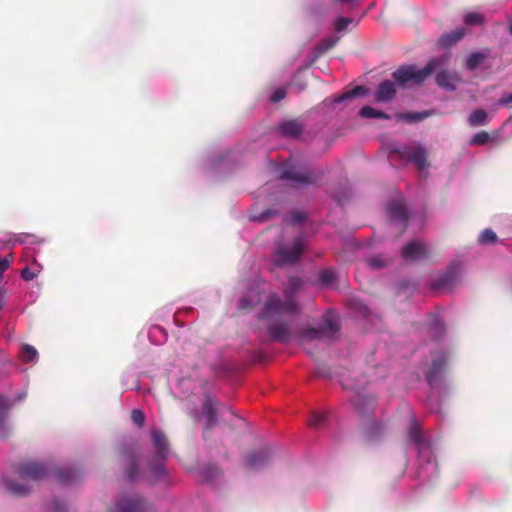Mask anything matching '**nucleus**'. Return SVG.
<instances>
[{
    "mask_svg": "<svg viewBox=\"0 0 512 512\" xmlns=\"http://www.w3.org/2000/svg\"><path fill=\"white\" fill-rule=\"evenodd\" d=\"M270 459V453L268 450H260L251 453L245 457V465L253 470L259 469L265 466Z\"/></svg>",
    "mask_w": 512,
    "mask_h": 512,
    "instance_id": "25",
    "label": "nucleus"
},
{
    "mask_svg": "<svg viewBox=\"0 0 512 512\" xmlns=\"http://www.w3.org/2000/svg\"><path fill=\"white\" fill-rule=\"evenodd\" d=\"M278 132L285 137L297 138L303 132V124L299 120L283 121L278 126Z\"/></svg>",
    "mask_w": 512,
    "mask_h": 512,
    "instance_id": "26",
    "label": "nucleus"
},
{
    "mask_svg": "<svg viewBox=\"0 0 512 512\" xmlns=\"http://www.w3.org/2000/svg\"><path fill=\"white\" fill-rule=\"evenodd\" d=\"M148 339L154 345H162L167 340V332L159 325H152L148 330Z\"/></svg>",
    "mask_w": 512,
    "mask_h": 512,
    "instance_id": "31",
    "label": "nucleus"
},
{
    "mask_svg": "<svg viewBox=\"0 0 512 512\" xmlns=\"http://www.w3.org/2000/svg\"><path fill=\"white\" fill-rule=\"evenodd\" d=\"M382 431H383L382 424H380L378 422H372L366 428V437L369 440L374 441L382 433Z\"/></svg>",
    "mask_w": 512,
    "mask_h": 512,
    "instance_id": "40",
    "label": "nucleus"
},
{
    "mask_svg": "<svg viewBox=\"0 0 512 512\" xmlns=\"http://www.w3.org/2000/svg\"><path fill=\"white\" fill-rule=\"evenodd\" d=\"M77 478L78 472L73 467H65L57 471V479L61 484H69Z\"/></svg>",
    "mask_w": 512,
    "mask_h": 512,
    "instance_id": "33",
    "label": "nucleus"
},
{
    "mask_svg": "<svg viewBox=\"0 0 512 512\" xmlns=\"http://www.w3.org/2000/svg\"><path fill=\"white\" fill-rule=\"evenodd\" d=\"M206 470L211 472L209 478L213 477L217 472L216 468L214 467H207Z\"/></svg>",
    "mask_w": 512,
    "mask_h": 512,
    "instance_id": "54",
    "label": "nucleus"
},
{
    "mask_svg": "<svg viewBox=\"0 0 512 512\" xmlns=\"http://www.w3.org/2000/svg\"><path fill=\"white\" fill-rule=\"evenodd\" d=\"M367 312H368V308L365 305H363L362 314L365 315V314H367Z\"/></svg>",
    "mask_w": 512,
    "mask_h": 512,
    "instance_id": "55",
    "label": "nucleus"
},
{
    "mask_svg": "<svg viewBox=\"0 0 512 512\" xmlns=\"http://www.w3.org/2000/svg\"><path fill=\"white\" fill-rule=\"evenodd\" d=\"M433 114H434L433 110L425 111V112H410V113L399 114L398 118L403 121H406V122L415 123V122L422 121L425 118H427Z\"/></svg>",
    "mask_w": 512,
    "mask_h": 512,
    "instance_id": "34",
    "label": "nucleus"
},
{
    "mask_svg": "<svg viewBox=\"0 0 512 512\" xmlns=\"http://www.w3.org/2000/svg\"><path fill=\"white\" fill-rule=\"evenodd\" d=\"M479 243L481 244H490L495 243L497 241L496 233L491 229H485L479 235Z\"/></svg>",
    "mask_w": 512,
    "mask_h": 512,
    "instance_id": "45",
    "label": "nucleus"
},
{
    "mask_svg": "<svg viewBox=\"0 0 512 512\" xmlns=\"http://www.w3.org/2000/svg\"><path fill=\"white\" fill-rule=\"evenodd\" d=\"M467 122L471 127L487 125L489 123L488 113L484 109H475L468 116Z\"/></svg>",
    "mask_w": 512,
    "mask_h": 512,
    "instance_id": "30",
    "label": "nucleus"
},
{
    "mask_svg": "<svg viewBox=\"0 0 512 512\" xmlns=\"http://www.w3.org/2000/svg\"><path fill=\"white\" fill-rule=\"evenodd\" d=\"M396 95L395 84L393 81L386 80L379 84L375 92V101L378 103H389Z\"/></svg>",
    "mask_w": 512,
    "mask_h": 512,
    "instance_id": "23",
    "label": "nucleus"
},
{
    "mask_svg": "<svg viewBox=\"0 0 512 512\" xmlns=\"http://www.w3.org/2000/svg\"><path fill=\"white\" fill-rule=\"evenodd\" d=\"M401 256L406 261L422 260L429 256V248L420 240H412L402 248Z\"/></svg>",
    "mask_w": 512,
    "mask_h": 512,
    "instance_id": "16",
    "label": "nucleus"
},
{
    "mask_svg": "<svg viewBox=\"0 0 512 512\" xmlns=\"http://www.w3.org/2000/svg\"><path fill=\"white\" fill-rule=\"evenodd\" d=\"M368 264L373 269H379L387 265L386 262L380 256L370 258L368 260Z\"/></svg>",
    "mask_w": 512,
    "mask_h": 512,
    "instance_id": "51",
    "label": "nucleus"
},
{
    "mask_svg": "<svg viewBox=\"0 0 512 512\" xmlns=\"http://www.w3.org/2000/svg\"><path fill=\"white\" fill-rule=\"evenodd\" d=\"M109 512H151V505L138 494H124Z\"/></svg>",
    "mask_w": 512,
    "mask_h": 512,
    "instance_id": "13",
    "label": "nucleus"
},
{
    "mask_svg": "<svg viewBox=\"0 0 512 512\" xmlns=\"http://www.w3.org/2000/svg\"><path fill=\"white\" fill-rule=\"evenodd\" d=\"M484 21V16L478 12H470L464 16V22L467 25H481Z\"/></svg>",
    "mask_w": 512,
    "mask_h": 512,
    "instance_id": "44",
    "label": "nucleus"
},
{
    "mask_svg": "<svg viewBox=\"0 0 512 512\" xmlns=\"http://www.w3.org/2000/svg\"><path fill=\"white\" fill-rule=\"evenodd\" d=\"M339 330L338 316L328 311L323 316V324L320 328H308L304 331L303 337L309 340L320 339L323 337H331Z\"/></svg>",
    "mask_w": 512,
    "mask_h": 512,
    "instance_id": "14",
    "label": "nucleus"
},
{
    "mask_svg": "<svg viewBox=\"0 0 512 512\" xmlns=\"http://www.w3.org/2000/svg\"><path fill=\"white\" fill-rule=\"evenodd\" d=\"M360 2H333L332 27L335 34L343 35L350 27H355L367 13L359 7Z\"/></svg>",
    "mask_w": 512,
    "mask_h": 512,
    "instance_id": "7",
    "label": "nucleus"
},
{
    "mask_svg": "<svg viewBox=\"0 0 512 512\" xmlns=\"http://www.w3.org/2000/svg\"><path fill=\"white\" fill-rule=\"evenodd\" d=\"M387 212L395 222L405 224L409 219L401 194H398L397 199H393L387 204Z\"/></svg>",
    "mask_w": 512,
    "mask_h": 512,
    "instance_id": "20",
    "label": "nucleus"
},
{
    "mask_svg": "<svg viewBox=\"0 0 512 512\" xmlns=\"http://www.w3.org/2000/svg\"><path fill=\"white\" fill-rule=\"evenodd\" d=\"M42 266L37 262L34 263L32 267L26 266L21 271V278L24 281H31L35 279L38 274L41 272Z\"/></svg>",
    "mask_w": 512,
    "mask_h": 512,
    "instance_id": "38",
    "label": "nucleus"
},
{
    "mask_svg": "<svg viewBox=\"0 0 512 512\" xmlns=\"http://www.w3.org/2000/svg\"><path fill=\"white\" fill-rule=\"evenodd\" d=\"M509 32L512 35V19L509 20Z\"/></svg>",
    "mask_w": 512,
    "mask_h": 512,
    "instance_id": "56",
    "label": "nucleus"
},
{
    "mask_svg": "<svg viewBox=\"0 0 512 512\" xmlns=\"http://www.w3.org/2000/svg\"><path fill=\"white\" fill-rule=\"evenodd\" d=\"M305 217H306V215L304 212L295 211L289 215V218H285V221L289 220L290 222H292L294 224H298V223H301L305 219Z\"/></svg>",
    "mask_w": 512,
    "mask_h": 512,
    "instance_id": "50",
    "label": "nucleus"
},
{
    "mask_svg": "<svg viewBox=\"0 0 512 512\" xmlns=\"http://www.w3.org/2000/svg\"><path fill=\"white\" fill-rule=\"evenodd\" d=\"M6 294L7 290L4 287H0V310L4 307L6 303Z\"/></svg>",
    "mask_w": 512,
    "mask_h": 512,
    "instance_id": "52",
    "label": "nucleus"
},
{
    "mask_svg": "<svg viewBox=\"0 0 512 512\" xmlns=\"http://www.w3.org/2000/svg\"><path fill=\"white\" fill-rule=\"evenodd\" d=\"M278 213H279L278 210L269 208V209H266L265 211L261 212L260 214H252L250 216V220L254 221V222H265V221L277 216Z\"/></svg>",
    "mask_w": 512,
    "mask_h": 512,
    "instance_id": "39",
    "label": "nucleus"
},
{
    "mask_svg": "<svg viewBox=\"0 0 512 512\" xmlns=\"http://www.w3.org/2000/svg\"><path fill=\"white\" fill-rule=\"evenodd\" d=\"M451 358L452 352L449 347L438 343L431 347L429 358L421 369L433 393L446 395L451 391L452 385L446 377Z\"/></svg>",
    "mask_w": 512,
    "mask_h": 512,
    "instance_id": "4",
    "label": "nucleus"
},
{
    "mask_svg": "<svg viewBox=\"0 0 512 512\" xmlns=\"http://www.w3.org/2000/svg\"><path fill=\"white\" fill-rule=\"evenodd\" d=\"M457 80L456 74H451L447 71H442L436 76V83L441 88L447 91H454L456 89L455 82Z\"/></svg>",
    "mask_w": 512,
    "mask_h": 512,
    "instance_id": "29",
    "label": "nucleus"
},
{
    "mask_svg": "<svg viewBox=\"0 0 512 512\" xmlns=\"http://www.w3.org/2000/svg\"><path fill=\"white\" fill-rule=\"evenodd\" d=\"M276 171L281 180L288 181L296 187L313 184L319 178L310 167L292 160L279 165Z\"/></svg>",
    "mask_w": 512,
    "mask_h": 512,
    "instance_id": "9",
    "label": "nucleus"
},
{
    "mask_svg": "<svg viewBox=\"0 0 512 512\" xmlns=\"http://www.w3.org/2000/svg\"><path fill=\"white\" fill-rule=\"evenodd\" d=\"M13 262V254H8L4 258L0 259V280L2 279L3 273L10 267Z\"/></svg>",
    "mask_w": 512,
    "mask_h": 512,
    "instance_id": "48",
    "label": "nucleus"
},
{
    "mask_svg": "<svg viewBox=\"0 0 512 512\" xmlns=\"http://www.w3.org/2000/svg\"><path fill=\"white\" fill-rule=\"evenodd\" d=\"M234 161V154L232 152H226L209 158L206 162V166L211 170L226 171L231 168Z\"/></svg>",
    "mask_w": 512,
    "mask_h": 512,
    "instance_id": "21",
    "label": "nucleus"
},
{
    "mask_svg": "<svg viewBox=\"0 0 512 512\" xmlns=\"http://www.w3.org/2000/svg\"><path fill=\"white\" fill-rule=\"evenodd\" d=\"M302 286L303 281L299 277H290L284 291V300H281L277 293H271L267 297L259 320L274 341L287 343L295 338V334L289 329V322L299 313L295 295Z\"/></svg>",
    "mask_w": 512,
    "mask_h": 512,
    "instance_id": "1",
    "label": "nucleus"
},
{
    "mask_svg": "<svg viewBox=\"0 0 512 512\" xmlns=\"http://www.w3.org/2000/svg\"><path fill=\"white\" fill-rule=\"evenodd\" d=\"M394 152H397L399 156L407 162L415 165L421 174H427L430 164L427 160V150L423 145L419 143L403 145L395 149Z\"/></svg>",
    "mask_w": 512,
    "mask_h": 512,
    "instance_id": "12",
    "label": "nucleus"
},
{
    "mask_svg": "<svg viewBox=\"0 0 512 512\" xmlns=\"http://www.w3.org/2000/svg\"><path fill=\"white\" fill-rule=\"evenodd\" d=\"M19 357L26 363L35 364L38 361V351L29 344H23L19 351Z\"/></svg>",
    "mask_w": 512,
    "mask_h": 512,
    "instance_id": "32",
    "label": "nucleus"
},
{
    "mask_svg": "<svg viewBox=\"0 0 512 512\" xmlns=\"http://www.w3.org/2000/svg\"><path fill=\"white\" fill-rule=\"evenodd\" d=\"M363 380H353L350 377L342 378L340 381L344 389L353 390L355 394L352 398V405L355 411L361 416H369L374 412L376 400L373 396L366 394L363 390Z\"/></svg>",
    "mask_w": 512,
    "mask_h": 512,
    "instance_id": "10",
    "label": "nucleus"
},
{
    "mask_svg": "<svg viewBox=\"0 0 512 512\" xmlns=\"http://www.w3.org/2000/svg\"><path fill=\"white\" fill-rule=\"evenodd\" d=\"M490 141V135L486 131H480L474 134L469 140V145H485Z\"/></svg>",
    "mask_w": 512,
    "mask_h": 512,
    "instance_id": "43",
    "label": "nucleus"
},
{
    "mask_svg": "<svg viewBox=\"0 0 512 512\" xmlns=\"http://www.w3.org/2000/svg\"><path fill=\"white\" fill-rule=\"evenodd\" d=\"M26 397V393H20L15 400H11L10 398L0 394V436H5L7 434V424L6 420L8 417V411L14 405L16 401H21Z\"/></svg>",
    "mask_w": 512,
    "mask_h": 512,
    "instance_id": "19",
    "label": "nucleus"
},
{
    "mask_svg": "<svg viewBox=\"0 0 512 512\" xmlns=\"http://www.w3.org/2000/svg\"><path fill=\"white\" fill-rule=\"evenodd\" d=\"M341 35L333 34L331 36H328L324 38L318 45H317V54H323L330 50L332 47H334L337 42L340 40Z\"/></svg>",
    "mask_w": 512,
    "mask_h": 512,
    "instance_id": "35",
    "label": "nucleus"
},
{
    "mask_svg": "<svg viewBox=\"0 0 512 512\" xmlns=\"http://www.w3.org/2000/svg\"><path fill=\"white\" fill-rule=\"evenodd\" d=\"M490 55L488 48H483L470 53L465 58V68L469 71H474L478 68Z\"/></svg>",
    "mask_w": 512,
    "mask_h": 512,
    "instance_id": "27",
    "label": "nucleus"
},
{
    "mask_svg": "<svg viewBox=\"0 0 512 512\" xmlns=\"http://www.w3.org/2000/svg\"><path fill=\"white\" fill-rule=\"evenodd\" d=\"M327 413H313L309 419V425L313 428H321L327 421Z\"/></svg>",
    "mask_w": 512,
    "mask_h": 512,
    "instance_id": "42",
    "label": "nucleus"
},
{
    "mask_svg": "<svg viewBox=\"0 0 512 512\" xmlns=\"http://www.w3.org/2000/svg\"><path fill=\"white\" fill-rule=\"evenodd\" d=\"M368 93L369 90L364 86H356L352 90L347 91L339 96L327 98L326 100H324L323 105L324 107L338 105L348 100H351L356 96H366L368 95Z\"/></svg>",
    "mask_w": 512,
    "mask_h": 512,
    "instance_id": "22",
    "label": "nucleus"
},
{
    "mask_svg": "<svg viewBox=\"0 0 512 512\" xmlns=\"http://www.w3.org/2000/svg\"><path fill=\"white\" fill-rule=\"evenodd\" d=\"M408 444L416 452V459L406 469L410 477L428 483L438 475L434 441L422 433L421 426L413 417L408 428Z\"/></svg>",
    "mask_w": 512,
    "mask_h": 512,
    "instance_id": "3",
    "label": "nucleus"
},
{
    "mask_svg": "<svg viewBox=\"0 0 512 512\" xmlns=\"http://www.w3.org/2000/svg\"><path fill=\"white\" fill-rule=\"evenodd\" d=\"M449 59L448 55L432 58L423 68L415 65L402 66L393 72V79L400 86H406L409 83L418 84L430 76L436 69L444 66Z\"/></svg>",
    "mask_w": 512,
    "mask_h": 512,
    "instance_id": "8",
    "label": "nucleus"
},
{
    "mask_svg": "<svg viewBox=\"0 0 512 512\" xmlns=\"http://www.w3.org/2000/svg\"><path fill=\"white\" fill-rule=\"evenodd\" d=\"M14 243H20V244H40L44 243V239H40L32 234H21L17 236V238L14 240Z\"/></svg>",
    "mask_w": 512,
    "mask_h": 512,
    "instance_id": "41",
    "label": "nucleus"
},
{
    "mask_svg": "<svg viewBox=\"0 0 512 512\" xmlns=\"http://www.w3.org/2000/svg\"><path fill=\"white\" fill-rule=\"evenodd\" d=\"M508 123L512 125V115L510 116V118L508 119Z\"/></svg>",
    "mask_w": 512,
    "mask_h": 512,
    "instance_id": "57",
    "label": "nucleus"
},
{
    "mask_svg": "<svg viewBox=\"0 0 512 512\" xmlns=\"http://www.w3.org/2000/svg\"><path fill=\"white\" fill-rule=\"evenodd\" d=\"M286 96V90L283 87L277 88L272 95L270 96V101L273 103H278Z\"/></svg>",
    "mask_w": 512,
    "mask_h": 512,
    "instance_id": "49",
    "label": "nucleus"
},
{
    "mask_svg": "<svg viewBox=\"0 0 512 512\" xmlns=\"http://www.w3.org/2000/svg\"><path fill=\"white\" fill-rule=\"evenodd\" d=\"M319 283L324 287H332L336 281V272L333 269H323L318 274Z\"/></svg>",
    "mask_w": 512,
    "mask_h": 512,
    "instance_id": "36",
    "label": "nucleus"
},
{
    "mask_svg": "<svg viewBox=\"0 0 512 512\" xmlns=\"http://www.w3.org/2000/svg\"><path fill=\"white\" fill-rule=\"evenodd\" d=\"M359 115L362 117V118H368V119H373V118H381V119H390V116L382 111H379L377 109H374L370 106H364L361 108V110L359 111Z\"/></svg>",
    "mask_w": 512,
    "mask_h": 512,
    "instance_id": "37",
    "label": "nucleus"
},
{
    "mask_svg": "<svg viewBox=\"0 0 512 512\" xmlns=\"http://www.w3.org/2000/svg\"><path fill=\"white\" fill-rule=\"evenodd\" d=\"M167 381L172 394L177 398H187L201 385L198 370L182 359L169 364Z\"/></svg>",
    "mask_w": 512,
    "mask_h": 512,
    "instance_id": "5",
    "label": "nucleus"
},
{
    "mask_svg": "<svg viewBox=\"0 0 512 512\" xmlns=\"http://www.w3.org/2000/svg\"><path fill=\"white\" fill-rule=\"evenodd\" d=\"M501 106H512V93L503 94L501 98L493 104L492 108L496 111L498 107Z\"/></svg>",
    "mask_w": 512,
    "mask_h": 512,
    "instance_id": "46",
    "label": "nucleus"
},
{
    "mask_svg": "<svg viewBox=\"0 0 512 512\" xmlns=\"http://www.w3.org/2000/svg\"><path fill=\"white\" fill-rule=\"evenodd\" d=\"M190 414L199 420H203L206 427H210L217 422V411L216 407L209 396H205L202 402V410L199 412L197 410H191Z\"/></svg>",
    "mask_w": 512,
    "mask_h": 512,
    "instance_id": "18",
    "label": "nucleus"
},
{
    "mask_svg": "<svg viewBox=\"0 0 512 512\" xmlns=\"http://www.w3.org/2000/svg\"><path fill=\"white\" fill-rule=\"evenodd\" d=\"M149 438L153 452L146 459V471L140 470L136 461H131L125 470L129 481L147 477L151 482L156 483L168 479L166 461L171 454L168 437L161 428L154 426L149 430Z\"/></svg>",
    "mask_w": 512,
    "mask_h": 512,
    "instance_id": "2",
    "label": "nucleus"
},
{
    "mask_svg": "<svg viewBox=\"0 0 512 512\" xmlns=\"http://www.w3.org/2000/svg\"><path fill=\"white\" fill-rule=\"evenodd\" d=\"M131 420L136 426H138V427L143 426V424L145 422V415H144L143 411L140 409L132 410Z\"/></svg>",
    "mask_w": 512,
    "mask_h": 512,
    "instance_id": "47",
    "label": "nucleus"
},
{
    "mask_svg": "<svg viewBox=\"0 0 512 512\" xmlns=\"http://www.w3.org/2000/svg\"><path fill=\"white\" fill-rule=\"evenodd\" d=\"M266 283L257 282L250 286L239 301V309H247L259 304L266 293Z\"/></svg>",
    "mask_w": 512,
    "mask_h": 512,
    "instance_id": "15",
    "label": "nucleus"
},
{
    "mask_svg": "<svg viewBox=\"0 0 512 512\" xmlns=\"http://www.w3.org/2000/svg\"><path fill=\"white\" fill-rule=\"evenodd\" d=\"M460 265L452 263L445 272L437 275L432 282L434 289H448L451 288L458 280L460 275Z\"/></svg>",
    "mask_w": 512,
    "mask_h": 512,
    "instance_id": "17",
    "label": "nucleus"
},
{
    "mask_svg": "<svg viewBox=\"0 0 512 512\" xmlns=\"http://www.w3.org/2000/svg\"><path fill=\"white\" fill-rule=\"evenodd\" d=\"M14 472L22 482L4 477L2 484L10 494L24 496L30 491V487L26 481H41L46 479L51 472V467L42 461L25 460L16 467Z\"/></svg>",
    "mask_w": 512,
    "mask_h": 512,
    "instance_id": "6",
    "label": "nucleus"
},
{
    "mask_svg": "<svg viewBox=\"0 0 512 512\" xmlns=\"http://www.w3.org/2000/svg\"><path fill=\"white\" fill-rule=\"evenodd\" d=\"M465 34L466 30L464 28H456L455 30L446 32L438 39V46L442 49L450 48L461 41Z\"/></svg>",
    "mask_w": 512,
    "mask_h": 512,
    "instance_id": "24",
    "label": "nucleus"
},
{
    "mask_svg": "<svg viewBox=\"0 0 512 512\" xmlns=\"http://www.w3.org/2000/svg\"><path fill=\"white\" fill-rule=\"evenodd\" d=\"M427 326L429 332L435 339H439L445 331V327L441 317L438 314H431L427 318Z\"/></svg>",
    "mask_w": 512,
    "mask_h": 512,
    "instance_id": "28",
    "label": "nucleus"
},
{
    "mask_svg": "<svg viewBox=\"0 0 512 512\" xmlns=\"http://www.w3.org/2000/svg\"><path fill=\"white\" fill-rule=\"evenodd\" d=\"M64 510H65L64 503H62L60 501H55L53 512H64Z\"/></svg>",
    "mask_w": 512,
    "mask_h": 512,
    "instance_id": "53",
    "label": "nucleus"
},
{
    "mask_svg": "<svg viewBox=\"0 0 512 512\" xmlns=\"http://www.w3.org/2000/svg\"><path fill=\"white\" fill-rule=\"evenodd\" d=\"M304 250V238L295 237L290 243H278L272 255L274 266H291L298 262Z\"/></svg>",
    "mask_w": 512,
    "mask_h": 512,
    "instance_id": "11",
    "label": "nucleus"
}]
</instances>
